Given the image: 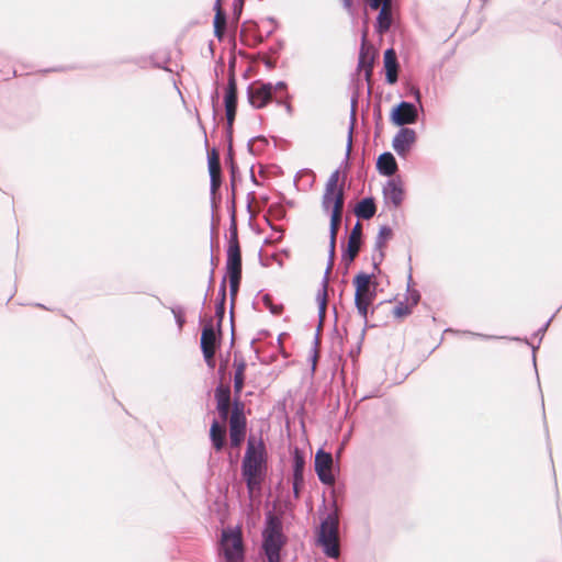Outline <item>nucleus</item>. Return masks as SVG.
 <instances>
[{"mask_svg": "<svg viewBox=\"0 0 562 562\" xmlns=\"http://www.w3.org/2000/svg\"><path fill=\"white\" fill-rule=\"evenodd\" d=\"M267 461L268 456L262 437L256 438V436L250 435L240 464L241 477L248 490L260 485L267 473Z\"/></svg>", "mask_w": 562, "mask_h": 562, "instance_id": "f257e3e1", "label": "nucleus"}, {"mask_svg": "<svg viewBox=\"0 0 562 562\" xmlns=\"http://www.w3.org/2000/svg\"><path fill=\"white\" fill-rule=\"evenodd\" d=\"M340 170H334L325 182L322 196V209L329 217L328 247L336 248L338 226L341 220V207L344 205V192L338 184Z\"/></svg>", "mask_w": 562, "mask_h": 562, "instance_id": "f03ea898", "label": "nucleus"}, {"mask_svg": "<svg viewBox=\"0 0 562 562\" xmlns=\"http://www.w3.org/2000/svg\"><path fill=\"white\" fill-rule=\"evenodd\" d=\"M286 543V537L282 531L281 519L272 512L265 514L261 528V549L268 562H281V549Z\"/></svg>", "mask_w": 562, "mask_h": 562, "instance_id": "7ed1b4c3", "label": "nucleus"}, {"mask_svg": "<svg viewBox=\"0 0 562 562\" xmlns=\"http://www.w3.org/2000/svg\"><path fill=\"white\" fill-rule=\"evenodd\" d=\"M327 277L323 276V279L319 283V286L316 292L315 301L317 304V314H318V325L316 328V333L314 336V339L312 341V347L308 352L307 361L311 366V370L314 373L316 370V362H317V347L319 344V334L321 328L324 324L325 317H326V311H327Z\"/></svg>", "mask_w": 562, "mask_h": 562, "instance_id": "20e7f679", "label": "nucleus"}, {"mask_svg": "<svg viewBox=\"0 0 562 562\" xmlns=\"http://www.w3.org/2000/svg\"><path fill=\"white\" fill-rule=\"evenodd\" d=\"M419 113H424L423 104L401 100L394 104L389 113V121L393 126L406 127L418 122Z\"/></svg>", "mask_w": 562, "mask_h": 562, "instance_id": "39448f33", "label": "nucleus"}, {"mask_svg": "<svg viewBox=\"0 0 562 562\" xmlns=\"http://www.w3.org/2000/svg\"><path fill=\"white\" fill-rule=\"evenodd\" d=\"M218 550L225 560L229 562H237L244 558L240 530L237 526H229L222 530Z\"/></svg>", "mask_w": 562, "mask_h": 562, "instance_id": "423d86ee", "label": "nucleus"}, {"mask_svg": "<svg viewBox=\"0 0 562 562\" xmlns=\"http://www.w3.org/2000/svg\"><path fill=\"white\" fill-rule=\"evenodd\" d=\"M224 106H225V116H226V134H233V126L237 115L238 109V87H237V78L233 72L227 82V89L224 94Z\"/></svg>", "mask_w": 562, "mask_h": 562, "instance_id": "0eeeda50", "label": "nucleus"}, {"mask_svg": "<svg viewBox=\"0 0 562 562\" xmlns=\"http://www.w3.org/2000/svg\"><path fill=\"white\" fill-rule=\"evenodd\" d=\"M206 162H207V172L210 177V195H211V207L214 210L215 201L217 199L218 203L222 200V193L217 191V188L221 186L222 180L220 178V161H218V153L215 147L212 149H207L206 153Z\"/></svg>", "mask_w": 562, "mask_h": 562, "instance_id": "6e6552de", "label": "nucleus"}, {"mask_svg": "<svg viewBox=\"0 0 562 562\" xmlns=\"http://www.w3.org/2000/svg\"><path fill=\"white\" fill-rule=\"evenodd\" d=\"M272 82L256 80L246 89L248 103L256 110L263 109L270 102Z\"/></svg>", "mask_w": 562, "mask_h": 562, "instance_id": "1a4fd4ad", "label": "nucleus"}, {"mask_svg": "<svg viewBox=\"0 0 562 562\" xmlns=\"http://www.w3.org/2000/svg\"><path fill=\"white\" fill-rule=\"evenodd\" d=\"M199 325L201 326L200 349L201 351H215L223 341V326L221 333L216 329V323L213 325L212 321L204 323L203 315H199Z\"/></svg>", "mask_w": 562, "mask_h": 562, "instance_id": "9d476101", "label": "nucleus"}, {"mask_svg": "<svg viewBox=\"0 0 562 562\" xmlns=\"http://www.w3.org/2000/svg\"><path fill=\"white\" fill-rule=\"evenodd\" d=\"M417 133L412 127H398V131L392 138V148L403 159L407 157L409 150L416 145Z\"/></svg>", "mask_w": 562, "mask_h": 562, "instance_id": "9b49d317", "label": "nucleus"}, {"mask_svg": "<svg viewBox=\"0 0 562 562\" xmlns=\"http://www.w3.org/2000/svg\"><path fill=\"white\" fill-rule=\"evenodd\" d=\"M346 233H348V241H341L340 248L341 261L348 267L353 262L360 248L362 237L360 223L357 222L350 232L346 228Z\"/></svg>", "mask_w": 562, "mask_h": 562, "instance_id": "f8f14e48", "label": "nucleus"}, {"mask_svg": "<svg viewBox=\"0 0 562 562\" xmlns=\"http://www.w3.org/2000/svg\"><path fill=\"white\" fill-rule=\"evenodd\" d=\"M405 188L400 177H393L386 180L382 188L383 202L385 205H392L397 209L405 200Z\"/></svg>", "mask_w": 562, "mask_h": 562, "instance_id": "ddd939ff", "label": "nucleus"}, {"mask_svg": "<svg viewBox=\"0 0 562 562\" xmlns=\"http://www.w3.org/2000/svg\"><path fill=\"white\" fill-rule=\"evenodd\" d=\"M331 464V453L327 452L323 447H319L314 457V470L318 481L324 485H329L334 482V475L330 472Z\"/></svg>", "mask_w": 562, "mask_h": 562, "instance_id": "4468645a", "label": "nucleus"}, {"mask_svg": "<svg viewBox=\"0 0 562 562\" xmlns=\"http://www.w3.org/2000/svg\"><path fill=\"white\" fill-rule=\"evenodd\" d=\"M319 526L316 529V538L337 537V509L326 512L325 502L318 509Z\"/></svg>", "mask_w": 562, "mask_h": 562, "instance_id": "2eb2a0df", "label": "nucleus"}, {"mask_svg": "<svg viewBox=\"0 0 562 562\" xmlns=\"http://www.w3.org/2000/svg\"><path fill=\"white\" fill-rule=\"evenodd\" d=\"M231 393V387L223 385L221 382H218L214 390L215 409L222 419H226L228 416Z\"/></svg>", "mask_w": 562, "mask_h": 562, "instance_id": "dca6fc26", "label": "nucleus"}, {"mask_svg": "<svg viewBox=\"0 0 562 562\" xmlns=\"http://www.w3.org/2000/svg\"><path fill=\"white\" fill-rule=\"evenodd\" d=\"M367 277L364 274L353 277L352 278V285L355 288V307L357 310L358 315L363 319V322H367V318L369 316V304L362 301L361 297V291L363 286L366 285Z\"/></svg>", "mask_w": 562, "mask_h": 562, "instance_id": "f3484780", "label": "nucleus"}, {"mask_svg": "<svg viewBox=\"0 0 562 562\" xmlns=\"http://www.w3.org/2000/svg\"><path fill=\"white\" fill-rule=\"evenodd\" d=\"M368 29L362 30L361 34V44L358 54V64L357 70L361 68H367L364 71V80L368 81L371 75V68L373 65L374 56L373 54L366 47Z\"/></svg>", "mask_w": 562, "mask_h": 562, "instance_id": "a211bd4d", "label": "nucleus"}, {"mask_svg": "<svg viewBox=\"0 0 562 562\" xmlns=\"http://www.w3.org/2000/svg\"><path fill=\"white\" fill-rule=\"evenodd\" d=\"M383 66L385 70V83L393 86L397 82L396 70L398 63L396 59V52L393 47H389L383 53Z\"/></svg>", "mask_w": 562, "mask_h": 562, "instance_id": "6ab92c4d", "label": "nucleus"}, {"mask_svg": "<svg viewBox=\"0 0 562 562\" xmlns=\"http://www.w3.org/2000/svg\"><path fill=\"white\" fill-rule=\"evenodd\" d=\"M241 273L243 272H225V274L223 277H225V279L228 277L229 278V295H231V311H229V314H231V327H232V341H231V345H233L234 342V338H235V328H234V304H235V299L238 294V291H239V288H240V283H241Z\"/></svg>", "mask_w": 562, "mask_h": 562, "instance_id": "aec40b11", "label": "nucleus"}, {"mask_svg": "<svg viewBox=\"0 0 562 562\" xmlns=\"http://www.w3.org/2000/svg\"><path fill=\"white\" fill-rule=\"evenodd\" d=\"M397 167V161L391 151H383L376 158L375 169L380 176L391 177Z\"/></svg>", "mask_w": 562, "mask_h": 562, "instance_id": "412c9836", "label": "nucleus"}, {"mask_svg": "<svg viewBox=\"0 0 562 562\" xmlns=\"http://www.w3.org/2000/svg\"><path fill=\"white\" fill-rule=\"evenodd\" d=\"M225 272H243V259L240 246H226Z\"/></svg>", "mask_w": 562, "mask_h": 562, "instance_id": "4be33fe9", "label": "nucleus"}, {"mask_svg": "<svg viewBox=\"0 0 562 562\" xmlns=\"http://www.w3.org/2000/svg\"><path fill=\"white\" fill-rule=\"evenodd\" d=\"M292 474L295 481H304L305 452L294 446L290 449Z\"/></svg>", "mask_w": 562, "mask_h": 562, "instance_id": "5701e85b", "label": "nucleus"}, {"mask_svg": "<svg viewBox=\"0 0 562 562\" xmlns=\"http://www.w3.org/2000/svg\"><path fill=\"white\" fill-rule=\"evenodd\" d=\"M226 299H227V290L225 285V277L222 278V281L218 286L217 297L215 303V318H216V329L221 333V327L223 326V322L225 318L226 311Z\"/></svg>", "mask_w": 562, "mask_h": 562, "instance_id": "b1692460", "label": "nucleus"}, {"mask_svg": "<svg viewBox=\"0 0 562 562\" xmlns=\"http://www.w3.org/2000/svg\"><path fill=\"white\" fill-rule=\"evenodd\" d=\"M260 303H262V305L274 316L281 315L283 311V304H274L272 295L265 292V290H260L256 294L255 301L252 302V308L260 311V307L258 306Z\"/></svg>", "mask_w": 562, "mask_h": 562, "instance_id": "393cba45", "label": "nucleus"}, {"mask_svg": "<svg viewBox=\"0 0 562 562\" xmlns=\"http://www.w3.org/2000/svg\"><path fill=\"white\" fill-rule=\"evenodd\" d=\"M392 4L383 5L378 9V14L375 16L373 29L376 34L386 33L392 24Z\"/></svg>", "mask_w": 562, "mask_h": 562, "instance_id": "a878e982", "label": "nucleus"}, {"mask_svg": "<svg viewBox=\"0 0 562 562\" xmlns=\"http://www.w3.org/2000/svg\"><path fill=\"white\" fill-rule=\"evenodd\" d=\"M235 372H234V394L238 395L243 393L244 384H245V371L247 368V362L243 357H239V352H235Z\"/></svg>", "mask_w": 562, "mask_h": 562, "instance_id": "bb28decb", "label": "nucleus"}, {"mask_svg": "<svg viewBox=\"0 0 562 562\" xmlns=\"http://www.w3.org/2000/svg\"><path fill=\"white\" fill-rule=\"evenodd\" d=\"M351 86H352V90H351V94H350V119H349V127H348V132H350V133H352V131L355 128L356 109H357V105H358V102H359V99L361 95V91L363 89V81L360 79H358V80L352 79Z\"/></svg>", "mask_w": 562, "mask_h": 562, "instance_id": "cd10ccee", "label": "nucleus"}, {"mask_svg": "<svg viewBox=\"0 0 562 562\" xmlns=\"http://www.w3.org/2000/svg\"><path fill=\"white\" fill-rule=\"evenodd\" d=\"M247 419H229V442L231 446L238 447L245 438Z\"/></svg>", "mask_w": 562, "mask_h": 562, "instance_id": "c85d7f7f", "label": "nucleus"}, {"mask_svg": "<svg viewBox=\"0 0 562 562\" xmlns=\"http://www.w3.org/2000/svg\"><path fill=\"white\" fill-rule=\"evenodd\" d=\"M375 212V199L372 195L361 199L355 207L356 216L363 220H370L374 216Z\"/></svg>", "mask_w": 562, "mask_h": 562, "instance_id": "c756f323", "label": "nucleus"}, {"mask_svg": "<svg viewBox=\"0 0 562 562\" xmlns=\"http://www.w3.org/2000/svg\"><path fill=\"white\" fill-rule=\"evenodd\" d=\"M209 438H210L211 447L216 452H220L224 446V436H223V430L221 428L220 422L216 418H213V420L210 425Z\"/></svg>", "mask_w": 562, "mask_h": 562, "instance_id": "7c9ffc66", "label": "nucleus"}, {"mask_svg": "<svg viewBox=\"0 0 562 562\" xmlns=\"http://www.w3.org/2000/svg\"><path fill=\"white\" fill-rule=\"evenodd\" d=\"M316 546L322 549V552L326 558L337 559L339 555L337 537L316 538Z\"/></svg>", "mask_w": 562, "mask_h": 562, "instance_id": "2f4dec72", "label": "nucleus"}, {"mask_svg": "<svg viewBox=\"0 0 562 562\" xmlns=\"http://www.w3.org/2000/svg\"><path fill=\"white\" fill-rule=\"evenodd\" d=\"M364 274L367 277L366 285L363 286L361 291V297L362 301L370 304L372 303L376 297V283H371V278L373 276V272H366L363 270L358 271L353 277H358Z\"/></svg>", "mask_w": 562, "mask_h": 562, "instance_id": "473e14b6", "label": "nucleus"}, {"mask_svg": "<svg viewBox=\"0 0 562 562\" xmlns=\"http://www.w3.org/2000/svg\"><path fill=\"white\" fill-rule=\"evenodd\" d=\"M414 284L413 276H412V267H409L408 276H407V289L405 293V302H409V306L414 308L420 301L422 294L418 290L412 289Z\"/></svg>", "mask_w": 562, "mask_h": 562, "instance_id": "72a5a7b5", "label": "nucleus"}, {"mask_svg": "<svg viewBox=\"0 0 562 562\" xmlns=\"http://www.w3.org/2000/svg\"><path fill=\"white\" fill-rule=\"evenodd\" d=\"M227 22V13L226 11H222V12H214V18H213V33H214V36L218 40V41H222L224 38V33H223V26L226 24Z\"/></svg>", "mask_w": 562, "mask_h": 562, "instance_id": "f704fd0d", "label": "nucleus"}, {"mask_svg": "<svg viewBox=\"0 0 562 562\" xmlns=\"http://www.w3.org/2000/svg\"><path fill=\"white\" fill-rule=\"evenodd\" d=\"M393 235H394L393 229L391 228L390 225H387V224L381 225L379 227V232L375 237L374 248L382 249L384 244H386L389 240H391L393 238Z\"/></svg>", "mask_w": 562, "mask_h": 562, "instance_id": "c9c22d12", "label": "nucleus"}, {"mask_svg": "<svg viewBox=\"0 0 562 562\" xmlns=\"http://www.w3.org/2000/svg\"><path fill=\"white\" fill-rule=\"evenodd\" d=\"M227 245L240 246L239 245V240H238L237 215H234V211L231 212V216H229V227H228Z\"/></svg>", "mask_w": 562, "mask_h": 562, "instance_id": "e433bc0d", "label": "nucleus"}, {"mask_svg": "<svg viewBox=\"0 0 562 562\" xmlns=\"http://www.w3.org/2000/svg\"><path fill=\"white\" fill-rule=\"evenodd\" d=\"M170 312L173 315L175 323L178 327V330L182 331V329L187 323L186 308L182 305H173L170 307Z\"/></svg>", "mask_w": 562, "mask_h": 562, "instance_id": "4c0bfd02", "label": "nucleus"}, {"mask_svg": "<svg viewBox=\"0 0 562 562\" xmlns=\"http://www.w3.org/2000/svg\"><path fill=\"white\" fill-rule=\"evenodd\" d=\"M241 394H238V395H235L234 394V398L232 401V415H231V419H246L245 415H244V403L240 398Z\"/></svg>", "mask_w": 562, "mask_h": 562, "instance_id": "58836bf2", "label": "nucleus"}, {"mask_svg": "<svg viewBox=\"0 0 562 562\" xmlns=\"http://www.w3.org/2000/svg\"><path fill=\"white\" fill-rule=\"evenodd\" d=\"M413 313L412 306L407 305L405 301L398 302L392 310V315L395 319H404Z\"/></svg>", "mask_w": 562, "mask_h": 562, "instance_id": "ea45409f", "label": "nucleus"}, {"mask_svg": "<svg viewBox=\"0 0 562 562\" xmlns=\"http://www.w3.org/2000/svg\"><path fill=\"white\" fill-rule=\"evenodd\" d=\"M342 9L350 16L352 24H356L359 19V12L355 0H339Z\"/></svg>", "mask_w": 562, "mask_h": 562, "instance_id": "a19ab883", "label": "nucleus"}, {"mask_svg": "<svg viewBox=\"0 0 562 562\" xmlns=\"http://www.w3.org/2000/svg\"><path fill=\"white\" fill-rule=\"evenodd\" d=\"M277 195H278V202L276 204H272L270 207L271 209H276L277 212L279 213L280 217H284L285 216V211L283 210L281 212H279V207H280L279 204L284 203L289 209H292V207H294L295 202L293 200L286 199L284 193L280 192V191L277 192Z\"/></svg>", "mask_w": 562, "mask_h": 562, "instance_id": "79ce46f5", "label": "nucleus"}, {"mask_svg": "<svg viewBox=\"0 0 562 562\" xmlns=\"http://www.w3.org/2000/svg\"><path fill=\"white\" fill-rule=\"evenodd\" d=\"M228 171H229V176H231V189L233 191H235L237 188V184L240 183L241 179H243L238 165L231 164Z\"/></svg>", "mask_w": 562, "mask_h": 562, "instance_id": "37998d69", "label": "nucleus"}, {"mask_svg": "<svg viewBox=\"0 0 562 562\" xmlns=\"http://www.w3.org/2000/svg\"><path fill=\"white\" fill-rule=\"evenodd\" d=\"M223 134L227 142V153H226V157H225V164L227 165V168H229L231 164H237L234 158L233 134H226L225 131H223Z\"/></svg>", "mask_w": 562, "mask_h": 562, "instance_id": "c03bdc74", "label": "nucleus"}, {"mask_svg": "<svg viewBox=\"0 0 562 562\" xmlns=\"http://www.w3.org/2000/svg\"><path fill=\"white\" fill-rule=\"evenodd\" d=\"M146 58L150 61L153 68L172 72V70L168 67V63L171 60V57L169 55L165 57L164 61L157 60L154 55H150Z\"/></svg>", "mask_w": 562, "mask_h": 562, "instance_id": "a18cd8bd", "label": "nucleus"}, {"mask_svg": "<svg viewBox=\"0 0 562 562\" xmlns=\"http://www.w3.org/2000/svg\"><path fill=\"white\" fill-rule=\"evenodd\" d=\"M211 106H212V119L214 122L213 131L216 130V116H217V103L220 101V92L217 88H214L211 92Z\"/></svg>", "mask_w": 562, "mask_h": 562, "instance_id": "49530a36", "label": "nucleus"}, {"mask_svg": "<svg viewBox=\"0 0 562 562\" xmlns=\"http://www.w3.org/2000/svg\"><path fill=\"white\" fill-rule=\"evenodd\" d=\"M512 340H515V341H522L525 342L526 345H528L530 348H531V351H532V364H533V368H535V371L536 373L538 374V370H537V356H536V351L537 349H539L540 347V344L538 342L537 345H533L531 344L527 337L525 338H520V337H513ZM537 379L539 380V376L537 375ZM538 383L540 384V382L538 381Z\"/></svg>", "mask_w": 562, "mask_h": 562, "instance_id": "de8ad7c7", "label": "nucleus"}, {"mask_svg": "<svg viewBox=\"0 0 562 562\" xmlns=\"http://www.w3.org/2000/svg\"><path fill=\"white\" fill-rule=\"evenodd\" d=\"M260 143L262 147L269 144L268 139L263 135H257L250 138L247 143L248 153L251 155H256L257 150L255 149V144Z\"/></svg>", "mask_w": 562, "mask_h": 562, "instance_id": "09e8293b", "label": "nucleus"}, {"mask_svg": "<svg viewBox=\"0 0 562 562\" xmlns=\"http://www.w3.org/2000/svg\"><path fill=\"white\" fill-rule=\"evenodd\" d=\"M561 308H562V306H560V307L555 311V313H553V314L551 315V317H550V318H549V319H548V321H547V322H546L541 327H539V328H538V329L532 334V336H533L535 338H538V339H539V344H541V341H542V339H543V337H544V335H546V331L548 330V328H549V326H550V324H551L552 319L555 317L557 313H558Z\"/></svg>", "mask_w": 562, "mask_h": 562, "instance_id": "8fccbe9b", "label": "nucleus"}, {"mask_svg": "<svg viewBox=\"0 0 562 562\" xmlns=\"http://www.w3.org/2000/svg\"><path fill=\"white\" fill-rule=\"evenodd\" d=\"M406 90V95H412L415 100V103L416 104H422V93H420V90H419V87L417 85H414V83H408L405 88Z\"/></svg>", "mask_w": 562, "mask_h": 562, "instance_id": "3c124183", "label": "nucleus"}, {"mask_svg": "<svg viewBox=\"0 0 562 562\" xmlns=\"http://www.w3.org/2000/svg\"><path fill=\"white\" fill-rule=\"evenodd\" d=\"M333 487H331V494L333 496L335 497V501L333 503V507L334 509L336 508V501L339 498V497H344L345 495V491H346V487H345V484L344 483H334L333 482Z\"/></svg>", "mask_w": 562, "mask_h": 562, "instance_id": "603ef678", "label": "nucleus"}, {"mask_svg": "<svg viewBox=\"0 0 562 562\" xmlns=\"http://www.w3.org/2000/svg\"><path fill=\"white\" fill-rule=\"evenodd\" d=\"M146 61H147L146 57H125V58L120 59L117 61V64H134V65H137L140 68H145L146 67V65H145Z\"/></svg>", "mask_w": 562, "mask_h": 562, "instance_id": "864d4df0", "label": "nucleus"}, {"mask_svg": "<svg viewBox=\"0 0 562 562\" xmlns=\"http://www.w3.org/2000/svg\"><path fill=\"white\" fill-rule=\"evenodd\" d=\"M285 99L288 100L286 102H285V101H283L282 99H277V100H276V104H277L278 106H284L285 112L291 116V115H293V113H294V108H293V105L290 103V100L292 99V95H291L290 93H288V92H286V93H285Z\"/></svg>", "mask_w": 562, "mask_h": 562, "instance_id": "5fc2aeb1", "label": "nucleus"}, {"mask_svg": "<svg viewBox=\"0 0 562 562\" xmlns=\"http://www.w3.org/2000/svg\"><path fill=\"white\" fill-rule=\"evenodd\" d=\"M244 8V0H234L232 3L233 18L239 21Z\"/></svg>", "mask_w": 562, "mask_h": 562, "instance_id": "6e6d98bb", "label": "nucleus"}, {"mask_svg": "<svg viewBox=\"0 0 562 562\" xmlns=\"http://www.w3.org/2000/svg\"><path fill=\"white\" fill-rule=\"evenodd\" d=\"M369 9L378 10L383 5L392 4V0H363Z\"/></svg>", "mask_w": 562, "mask_h": 562, "instance_id": "4d7b16f0", "label": "nucleus"}, {"mask_svg": "<svg viewBox=\"0 0 562 562\" xmlns=\"http://www.w3.org/2000/svg\"><path fill=\"white\" fill-rule=\"evenodd\" d=\"M201 353L203 356V360H204L205 364L207 366V368L210 370H214V368H215V361L213 359L214 351L213 350L201 351Z\"/></svg>", "mask_w": 562, "mask_h": 562, "instance_id": "13d9d810", "label": "nucleus"}, {"mask_svg": "<svg viewBox=\"0 0 562 562\" xmlns=\"http://www.w3.org/2000/svg\"><path fill=\"white\" fill-rule=\"evenodd\" d=\"M351 143H352V133L348 132L347 135V146H346V154L340 162V167H345L349 161L350 150H351Z\"/></svg>", "mask_w": 562, "mask_h": 562, "instance_id": "bf43d9fd", "label": "nucleus"}, {"mask_svg": "<svg viewBox=\"0 0 562 562\" xmlns=\"http://www.w3.org/2000/svg\"><path fill=\"white\" fill-rule=\"evenodd\" d=\"M227 212H228V215L231 216V212H233L232 210H234V215H237V210H236V190L233 191L232 190V194L231 196L227 198Z\"/></svg>", "mask_w": 562, "mask_h": 562, "instance_id": "052dcab7", "label": "nucleus"}, {"mask_svg": "<svg viewBox=\"0 0 562 562\" xmlns=\"http://www.w3.org/2000/svg\"><path fill=\"white\" fill-rule=\"evenodd\" d=\"M335 255H336V248L328 247V261H327L326 271H325V273H324V276H326L327 278H328V276H329V271H330V269H331V266H333V262H334Z\"/></svg>", "mask_w": 562, "mask_h": 562, "instance_id": "680f3d73", "label": "nucleus"}, {"mask_svg": "<svg viewBox=\"0 0 562 562\" xmlns=\"http://www.w3.org/2000/svg\"><path fill=\"white\" fill-rule=\"evenodd\" d=\"M363 339H364V329L361 330L360 338H359V341H358L356 348L351 349L349 351L350 357L356 358L360 353Z\"/></svg>", "mask_w": 562, "mask_h": 562, "instance_id": "e2e57ef3", "label": "nucleus"}, {"mask_svg": "<svg viewBox=\"0 0 562 562\" xmlns=\"http://www.w3.org/2000/svg\"><path fill=\"white\" fill-rule=\"evenodd\" d=\"M380 250V254H379V260H376L375 256L372 257V267H373V274L375 272L380 273L381 270L379 268V265L382 262V260L384 259V251L382 249H379Z\"/></svg>", "mask_w": 562, "mask_h": 562, "instance_id": "0e129e2a", "label": "nucleus"}, {"mask_svg": "<svg viewBox=\"0 0 562 562\" xmlns=\"http://www.w3.org/2000/svg\"><path fill=\"white\" fill-rule=\"evenodd\" d=\"M213 282H214V267H212L211 272H210L207 289H206V292H205V294L203 296L202 304H201L202 308H204V306L206 304L207 294H209V291L211 290V288L213 285Z\"/></svg>", "mask_w": 562, "mask_h": 562, "instance_id": "69168bd1", "label": "nucleus"}, {"mask_svg": "<svg viewBox=\"0 0 562 562\" xmlns=\"http://www.w3.org/2000/svg\"><path fill=\"white\" fill-rule=\"evenodd\" d=\"M286 89H288V82L284 80H279L276 83H272L271 95H273V93L277 90H286Z\"/></svg>", "mask_w": 562, "mask_h": 562, "instance_id": "338daca9", "label": "nucleus"}, {"mask_svg": "<svg viewBox=\"0 0 562 562\" xmlns=\"http://www.w3.org/2000/svg\"><path fill=\"white\" fill-rule=\"evenodd\" d=\"M301 484H304V481H295L293 479V482H292V491H293V494H294V497L297 498L299 497V486Z\"/></svg>", "mask_w": 562, "mask_h": 562, "instance_id": "774afa93", "label": "nucleus"}]
</instances>
